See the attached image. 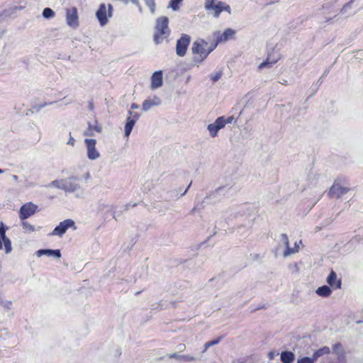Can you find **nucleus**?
Returning a JSON list of instances; mask_svg holds the SVG:
<instances>
[{"mask_svg":"<svg viewBox=\"0 0 363 363\" xmlns=\"http://www.w3.org/2000/svg\"><path fill=\"white\" fill-rule=\"evenodd\" d=\"M274 353H273L272 352H270L269 353V359H272L274 358Z\"/></svg>","mask_w":363,"mask_h":363,"instance_id":"obj_49","label":"nucleus"},{"mask_svg":"<svg viewBox=\"0 0 363 363\" xmlns=\"http://www.w3.org/2000/svg\"><path fill=\"white\" fill-rule=\"evenodd\" d=\"M70 228H73L74 230L77 229L75 222L70 218L64 220L53 229V230L50 233V235L59 236L60 238H62Z\"/></svg>","mask_w":363,"mask_h":363,"instance_id":"obj_6","label":"nucleus"},{"mask_svg":"<svg viewBox=\"0 0 363 363\" xmlns=\"http://www.w3.org/2000/svg\"><path fill=\"white\" fill-rule=\"evenodd\" d=\"M195 211H196V208H192V209H191V212H190V213H191V214H193V213L195 212Z\"/></svg>","mask_w":363,"mask_h":363,"instance_id":"obj_60","label":"nucleus"},{"mask_svg":"<svg viewBox=\"0 0 363 363\" xmlns=\"http://www.w3.org/2000/svg\"><path fill=\"white\" fill-rule=\"evenodd\" d=\"M161 99L154 96L152 99H147L143 103V110L144 111H149L152 107L159 106L161 104Z\"/></svg>","mask_w":363,"mask_h":363,"instance_id":"obj_19","label":"nucleus"},{"mask_svg":"<svg viewBox=\"0 0 363 363\" xmlns=\"http://www.w3.org/2000/svg\"><path fill=\"white\" fill-rule=\"evenodd\" d=\"M22 227L28 233H32L35 230V227L26 221L22 222Z\"/></svg>","mask_w":363,"mask_h":363,"instance_id":"obj_33","label":"nucleus"},{"mask_svg":"<svg viewBox=\"0 0 363 363\" xmlns=\"http://www.w3.org/2000/svg\"><path fill=\"white\" fill-rule=\"evenodd\" d=\"M315 292L320 296L328 297L332 294V290L330 289V286L324 285V286L318 287L316 289Z\"/></svg>","mask_w":363,"mask_h":363,"instance_id":"obj_23","label":"nucleus"},{"mask_svg":"<svg viewBox=\"0 0 363 363\" xmlns=\"http://www.w3.org/2000/svg\"><path fill=\"white\" fill-rule=\"evenodd\" d=\"M169 28V18L167 16H160L156 20L155 27L154 41L156 44H160L170 35Z\"/></svg>","mask_w":363,"mask_h":363,"instance_id":"obj_2","label":"nucleus"},{"mask_svg":"<svg viewBox=\"0 0 363 363\" xmlns=\"http://www.w3.org/2000/svg\"><path fill=\"white\" fill-rule=\"evenodd\" d=\"M145 5L149 8L151 13L154 14L156 10L155 0H143Z\"/></svg>","mask_w":363,"mask_h":363,"instance_id":"obj_28","label":"nucleus"},{"mask_svg":"<svg viewBox=\"0 0 363 363\" xmlns=\"http://www.w3.org/2000/svg\"><path fill=\"white\" fill-rule=\"evenodd\" d=\"M38 206L32 202H28L20 208L19 210V218L21 220H24L29 217L32 216L38 211Z\"/></svg>","mask_w":363,"mask_h":363,"instance_id":"obj_8","label":"nucleus"},{"mask_svg":"<svg viewBox=\"0 0 363 363\" xmlns=\"http://www.w3.org/2000/svg\"><path fill=\"white\" fill-rule=\"evenodd\" d=\"M139 108V106L136 104H132L130 105V110L132 111L133 109H137Z\"/></svg>","mask_w":363,"mask_h":363,"instance_id":"obj_46","label":"nucleus"},{"mask_svg":"<svg viewBox=\"0 0 363 363\" xmlns=\"http://www.w3.org/2000/svg\"><path fill=\"white\" fill-rule=\"evenodd\" d=\"M64 179H56V180H54L52 182H51L48 185V186H52V187H55L58 189H61L62 190V187L64 186Z\"/></svg>","mask_w":363,"mask_h":363,"instance_id":"obj_27","label":"nucleus"},{"mask_svg":"<svg viewBox=\"0 0 363 363\" xmlns=\"http://www.w3.org/2000/svg\"><path fill=\"white\" fill-rule=\"evenodd\" d=\"M280 359L282 363H292L295 359V354L290 351H284L281 353Z\"/></svg>","mask_w":363,"mask_h":363,"instance_id":"obj_22","label":"nucleus"},{"mask_svg":"<svg viewBox=\"0 0 363 363\" xmlns=\"http://www.w3.org/2000/svg\"><path fill=\"white\" fill-rule=\"evenodd\" d=\"M354 0H351L350 2L347 3L344 5V6L340 10V13L342 14H345L347 13V11L352 8V4Z\"/></svg>","mask_w":363,"mask_h":363,"instance_id":"obj_39","label":"nucleus"},{"mask_svg":"<svg viewBox=\"0 0 363 363\" xmlns=\"http://www.w3.org/2000/svg\"><path fill=\"white\" fill-rule=\"evenodd\" d=\"M184 347H185V345H179V349L180 350H183Z\"/></svg>","mask_w":363,"mask_h":363,"instance_id":"obj_54","label":"nucleus"},{"mask_svg":"<svg viewBox=\"0 0 363 363\" xmlns=\"http://www.w3.org/2000/svg\"><path fill=\"white\" fill-rule=\"evenodd\" d=\"M94 130L101 133V128L97 124L92 125L90 123H88V128L84 131V135L86 136H93Z\"/></svg>","mask_w":363,"mask_h":363,"instance_id":"obj_25","label":"nucleus"},{"mask_svg":"<svg viewBox=\"0 0 363 363\" xmlns=\"http://www.w3.org/2000/svg\"><path fill=\"white\" fill-rule=\"evenodd\" d=\"M218 118L220 120H222L223 127H225L226 124L231 123L235 121V118L233 116L228 117L220 116Z\"/></svg>","mask_w":363,"mask_h":363,"instance_id":"obj_34","label":"nucleus"},{"mask_svg":"<svg viewBox=\"0 0 363 363\" xmlns=\"http://www.w3.org/2000/svg\"><path fill=\"white\" fill-rule=\"evenodd\" d=\"M135 5L138 8V10H139L140 12L143 11V9H142L141 5H140L139 1H138V4H135Z\"/></svg>","mask_w":363,"mask_h":363,"instance_id":"obj_47","label":"nucleus"},{"mask_svg":"<svg viewBox=\"0 0 363 363\" xmlns=\"http://www.w3.org/2000/svg\"><path fill=\"white\" fill-rule=\"evenodd\" d=\"M130 206V204L126 205V208H128Z\"/></svg>","mask_w":363,"mask_h":363,"instance_id":"obj_64","label":"nucleus"},{"mask_svg":"<svg viewBox=\"0 0 363 363\" xmlns=\"http://www.w3.org/2000/svg\"><path fill=\"white\" fill-rule=\"evenodd\" d=\"M4 172V170L2 169H0V174H3Z\"/></svg>","mask_w":363,"mask_h":363,"instance_id":"obj_61","label":"nucleus"},{"mask_svg":"<svg viewBox=\"0 0 363 363\" xmlns=\"http://www.w3.org/2000/svg\"><path fill=\"white\" fill-rule=\"evenodd\" d=\"M217 43L209 44L203 39L195 40L191 47L194 55L193 61L196 63H201L208 55L216 48Z\"/></svg>","mask_w":363,"mask_h":363,"instance_id":"obj_1","label":"nucleus"},{"mask_svg":"<svg viewBox=\"0 0 363 363\" xmlns=\"http://www.w3.org/2000/svg\"><path fill=\"white\" fill-rule=\"evenodd\" d=\"M135 124V122H133V121H130V119H128L127 118V121H126V123L125 125V136L126 138H128L130 135Z\"/></svg>","mask_w":363,"mask_h":363,"instance_id":"obj_26","label":"nucleus"},{"mask_svg":"<svg viewBox=\"0 0 363 363\" xmlns=\"http://www.w3.org/2000/svg\"><path fill=\"white\" fill-rule=\"evenodd\" d=\"M8 229L7 226L3 222H0V250L2 249V241L5 247V252L6 254L12 250L11 242L6 235V231Z\"/></svg>","mask_w":363,"mask_h":363,"instance_id":"obj_11","label":"nucleus"},{"mask_svg":"<svg viewBox=\"0 0 363 363\" xmlns=\"http://www.w3.org/2000/svg\"><path fill=\"white\" fill-rule=\"evenodd\" d=\"M62 190L66 193H73L76 197L82 198L84 190L80 185V179L77 176H71L64 179Z\"/></svg>","mask_w":363,"mask_h":363,"instance_id":"obj_3","label":"nucleus"},{"mask_svg":"<svg viewBox=\"0 0 363 363\" xmlns=\"http://www.w3.org/2000/svg\"><path fill=\"white\" fill-rule=\"evenodd\" d=\"M179 356L177 353H172L169 354V358H175L180 360Z\"/></svg>","mask_w":363,"mask_h":363,"instance_id":"obj_45","label":"nucleus"},{"mask_svg":"<svg viewBox=\"0 0 363 363\" xmlns=\"http://www.w3.org/2000/svg\"><path fill=\"white\" fill-rule=\"evenodd\" d=\"M180 360H184L185 362H191L195 360V357L191 355H182L179 356Z\"/></svg>","mask_w":363,"mask_h":363,"instance_id":"obj_42","label":"nucleus"},{"mask_svg":"<svg viewBox=\"0 0 363 363\" xmlns=\"http://www.w3.org/2000/svg\"><path fill=\"white\" fill-rule=\"evenodd\" d=\"M330 348L328 347L325 346L315 351L312 357L314 359V360L316 361L318 357L325 354H328L330 353Z\"/></svg>","mask_w":363,"mask_h":363,"instance_id":"obj_24","label":"nucleus"},{"mask_svg":"<svg viewBox=\"0 0 363 363\" xmlns=\"http://www.w3.org/2000/svg\"><path fill=\"white\" fill-rule=\"evenodd\" d=\"M323 83V77H321L317 82L318 84H321Z\"/></svg>","mask_w":363,"mask_h":363,"instance_id":"obj_52","label":"nucleus"},{"mask_svg":"<svg viewBox=\"0 0 363 363\" xmlns=\"http://www.w3.org/2000/svg\"><path fill=\"white\" fill-rule=\"evenodd\" d=\"M333 352L338 355H342L343 354L342 346L340 343H336L333 345Z\"/></svg>","mask_w":363,"mask_h":363,"instance_id":"obj_36","label":"nucleus"},{"mask_svg":"<svg viewBox=\"0 0 363 363\" xmlns=\"http://www.w3.org/2000/svg\"><path fill=\"white\" fill-rule=\"evenodd\" d=\"M221 339L222 337H219L217 339L206 342L204 345V350L203 352H206L210 347L218 344L220 342Z\"/></svg>","mask_w":363,"mask_h":363,"instance_id":"obj_30","label":"nucleus"},{"mask_svg":"<svg viewBox=\"0 0 363 363\" xmlns=\"http://www.w3.org/2000/svg\"><path fill=\"white\" fill-rule=\"evenodd\" d=\"M205 9L214 17L218 18L223 11L230 12V7L217 0H206Z\"/></svg>","mask_w":363,"mask_h":363,"instance_id":"obj_4","label":"nucleus"},{"mask_svg":"<svg viewBox=\"0 0 363 363\" xmlns=\"http://www.w3.org/2000/svg\"><path fill=\"white\" fill-rule=\"evenodd\" d=\"M84 143L87 148V157L89 160H94L100 157L99 152L96 148L95 139H85Z\"/></svg>","mask_w":363,"mask_h":363,"instance_id":"obj_12","label":"nucleus"},{"mask_svg":"<svg viewBox=\"0 0 363 363\" xmlns=\"http://www.w3.org/2000/svg\"><path fill=\"white\" fill-rule=\"evenodd\" d=\"M96 211L97 214H104V217L106 218L107 217V214L108 213L113 215V217L115 214L112 206L101 201L97 203Z\"/></svg>","mask_w":363,"mask_h":363,"instance_id":"obj_14","label":"nucleus"},{"mask_svg":"<svg viewBox=\"0 0 363 363\" xmlns=\"http://www.w3.org/2000/svg\"><path fill=\"white\" fill-rule=\"evenodd\" d=\"M191 183L189 184V185L186 187V189H185V191L181 194V196H184L186 194L187 191L189 190L190 186H191Z\"/></svg>","mask_w":363,"mask_h":363,"instance_id":"obj_48","label":"nucleus"},{"mask_svg":"<svg viewBox=\"0 0 363 363\" xmlns=\"http://www.w3.org/2000/svg\"><path fill=\"white\" fill-rule=\"evenodd\" d=\"M281 242L285 247H288V245H289V241L286 234L282 233L281 235Z\"/></svg>","mask_w":363,"mask_h":363,"instance_id":"obj_41","label":"nucleus"},{"mask_svg":"<svg viewBox=\"0 0 363 363\" xmlns=\"http://www.w3.org/2000/svg\"><path fill=\"white\" fill-rule=\"evenodd\" d=\"M67 144L71 145V146H74V144H75V140L74 138L71 135V133H69V140L67 142Z\"/></svg>","mask_w":363,"mask_h":363,"instance_id":"obj_44","label":"nucleus"},{"mask_svg":"<svg viewBox=\"0 0 363 363\" xmlns=\"http://www.w3.org/2000/svg\"><path fill=\"white\" fill-rule=\"evenodd\" d=\"M281 57V55L278 50L273 49L271 52H268L267 59L259 65V69H262L264 67H271L277 63Z\"/></svg>","mask_w":363,"mask_h":363,"instance_id":"obj_10","label":"nucleus"},{"mask_svg":"<svg viewBox=\"0 0 363 363\" xmlns=\"http://www.w3.org/2000/svg\"><path fill=\"white\" fill-rule=\"evenodd\" d=\"M43 16L45 18H52L55 16V12L50 8H45L43 11Z\"/></svg>","mask_w":363,"mask_h":363,"instance_id":"obj_31","label":"nucleus"},{"mask_svg":"<svg viewBox=\"0 0 363 363\" xmlns=\"http://www.w3.org/2000/svg\"><path fill=\"white\" fill-rule=\"evenodd\" d=\"M191 42V37L187 34H182L177 41L176 53L179 57H184Z\"/></svg>","mask_w":363,"mask_h":363,"instance_id":"obj_7","label":"nucleus"},{"mask_svg":"<svg viewBox=\"0 0 363 363\" xmlns=\"http://www.w3.org/2000/svg\"><path fill=\"white\" fill-rule=\"evenodd\" d=\"M235 34V30L231 28H227L224 30V32L217 37L216 43L217 45L219 43L224 42L228 40Z\"/></svg>","mask_w":363,"mask_h":363,"instance_id":"obj_21","label":"nucleus"},{"mask_svg":"<svg viewBox=\"0 0 363 363\" xmlns=\"http://www.w3.org/2000/svg\"><path fill=\"white\" fill-rule=\"evenodd\" d=\"M53 102L44 103V104H35L33 106V109L35 111H40L43 108L45 107L48 105L52 104Z\"/></svg>","mask_w":363,"mask_h":363,"instance_id":"obj_40","label":"nucleus"},{"mask_svg":"<svg viewBox=\"0 0 363 363\" xmlns=\"http://www.w3.org/2000/svg\"><path fill=\"white\" fill-rule=\"evenodd\" d=\"M89 108H90V109H93V108H94V105H93V104H92V103H89Z\"/></svg>","mask_w":363,"mask_h":363,"instance_id":"obj_58","label":"nucleus"},{"mask_svg":"<svg viewBox=\"0 0 363 363\" xmlns=\"http://www.w3.org/2000/svg\"><path fill=\"white\" fill-rule=\"evenodd\" d=\"M163 78L162 71H156L151 77V89H156L162 86Z\"/></svg>","mask_w":363,"mask_h":363,"instance_id":"obj_17","label":"nucleus"},{"mask_svg":"<svg viewBox=\"0 0 363 363\" xmlns=\"http://www.w3.org/2000/svg\"><path fill=\"white\" fill-rule=\"evenodd\" d=\"M66 23L72 28L75 29L79 27L78 11L76 7H72L66 10Z\"/></svg>","mask_w":363,"mask_h":363,"instance_id":"obj_9","label":"nucleus"},{"mask_svg":"<svg viewBox=\"0 0 363 363\" xmlns=\"http://www.w3.org/2000/svg\"><path fill=\"white\" fill-rule=\"evenodd\" d=\"M223 121L217 118L214 123L208 125L207 129L211 137L215 138L217 136L218 131L223 128Z\"/></svg>","mask_w":363,"mask_h":363,"instance_id":"obj_16","label":"nucleus"},{"mask_svg":"<svg viewBox=\"0 0 363 363\" xmlns=\"http://www.w3.org/2000/svg\"><path fill=\"white\" fill-rule=\"evenodd\" d=\"M1 304L6 308L10 309L12 306V301H1Z\"/></svg>","mask_w":363,"mask_h":363,"instance_id":"obj_43","label":"nucleus"},{"mask_svg":"<svg viewBox=\"0 0 363 363\" xmlns=\"http://www.w3.org/2000/svg\"><path fill=\"white\" fill-rule=\"evenodd\" d=\"M332 19H333V18H325V19L324 22H325V23H328V22H330V20H332Z\"/></svg>","mask_w":363,"mask_h":363,"instance_id":"obj_53","label":"nucleus"},{"mask_svg":"<svg viewBox=\"0 0 363 363\" xmlns=\"http://www.w3.org/2000/svg\"><path fill=\"white\" fill-rule=\"evenodd\" d=\"M329 73V69H326L325 70L324 73L322 75V77L323 78L324 77H325Z\"/></svg>","mask_w":363,"mask_h":363,"instance_id":"obj_51","label":"nucleus"},{"mask_svg":"<svg viewBox=\"0 0 363 363\" xmlns=\"http://www.w3.org/2000/svg\"><path fill=\"white\" fill-rule=\"evenodd\" d=\"M113 7L111 4L107 6L105 4H101L96 12V17L101 27L105 26L108 23V18L113 16Z\"/></svg>","mask_w":363,"mask_h":363,"instance_id":"obj_5","label":"nucleus"},{"mask_svg":"<svg viewBox=\"0 0 363 363\" xmlns=\"http://www.w3.org/2000/svg\"><path fill=\"white\" fill-rule=\"evenodd\" d=\"M35 255L38 257H40L43 255L48 257H52L54 258L59 259L61 257V252L60 250H52V249H40L35 252Z\"/></svg>","mask_w":363,"mask_h":363,"instance_id":"obj_15","label":"nucleus"},{"mask_svg":"<svg viewBox=\"0 0 363 363\" xmlns=\"http://www.w3.org/2000/svg\"><path fill=\"white\" fill-rule=\"evenodd\" d=\"M136 205H137L136 203H134V204L132 205V206L135 207V206H136Z\"/></svg>","mask_w":363,"mask_h":363,"instance_id":"obj_62","label":"nucleus"},{"mask_svg":"<svg viewBox=\"0 0 363 363\" xmlns=\"http://www.w3.org/2000/svg\"><path fill=\"white\" fill-rule=\"evenodd\" d=\"M280 83L282 84L286 85L287 84V81L286 80H283V82H280Z\"/></svg>","mask_w":363,"mask_h":363,"instance_id":"obj_57","label":"nucleus"},{"mask_svg":"<svg viewBox=\"0 0 363 363\" xmlns=\"http://www.w3.org/2000/svg\"><path fill=\"white\" fill-rule=\"evenodd\" d=\"M320 229H321V228H320V227H318V226H316V227L315 228V232H318V231H319Z\"/></svg>","mask_w":363,"mask_h":363,"instance_id":"obj_55","label":"nucleus"},{"mask_svg":"<svg viewBox=\"0 0 363 363\" xmlns=\"http://www.w3.org/2000/svg\"><path fill=\"white\" fill-rule=\"evenodd\" d=\"M298 252V249L297 248H291L290 247L289 245H288V247H286V250L284 252V257H288L289 255H291L292 254H295L296 252Z\"/></svg>","mask_w":363,"mask_h":363,"instance_id":"obj_35","label":"nucleus"},{"mask_svg":"<svg viewBox=\"0 0 363 363\" xmlns=\"http://www.w3.org/2000/svg\"><path fill=\"white\" fill-rule=\"evenodd\" d=\"M184 0H170L169 3V8H171L173 11H177L179 9V4Z\"/></svg>","mask_w":363,"mask_h":363,"instance_id":"obj_29","label":"nucleus"},{"mask_svg":"<svg viewBox=\"0 0 363 363\" xmlns=\"http://www.w3.org/2000/svg\"><path fill=\"white\" fill-rule=\"evenodd\" d=\"M314 362H315V360L313 358V357H304L299 358L297 360V363H314Z\"/></svg>","mask_w":363,"mask_h":363,"instance_id":"obj_38","label":"nucleus"},{"mask_svg":"<svg viewBox=\"0 0 363 363\" xmlns=\"http://www.w3.org/2000/svg\"><path fill=\"white\" fill-rule=\"evenodd\" d=\"M237 191L236 189L233 188V185L227 184L225 186H220L218 188L214 194L218 195H232L235 193Z\"/></svg>","mask_w":363,"mask_h":363,"instance_id":"obj_20","label":"nucleus"},{"mask_svg":"<svg viewBox=\"0 0 363 363\" xmlns=\"http://www.w3.org/2000/svg\"><path fill=\"white\" fill-rule=\"evenodd\" d=\"M349 191V188L342 186L340 182L336 180L330 187L329 194L331 196L340 198V196L346 194Z\"/></svg>","mask_w":363,"mask_h":363,"instance_id":"obj_13","label":"nucleus"},{"mask_svg":"<svg viewBox=\"0 0 363 363\" xmlns=\"http://www.w3.org/2000/svg\"><path fill=\"white\" fill-rule=\"evenodd\" d=\"M12 178H13V179L15 182H18V177L17 175L13 174V175L12 176Z\"/></svg>","mask_w":363,"mask_h":363,"instance_id":"obj_50","label":"nucleus"},{"mask_svg":"<svg viewBox=\"0 0 363 363\" xmlns=\"http://www.w3.org/2000/svg\"><path fill=\"white\" fill-rule=\"evenodd\" d=\"M223 75V72L222 71H219V72H217L215 74H211L210 75V79L213 82H216L217 81H218L221 77Z\"/></svg>","mask_w":363,"mask_h":363,"instance_id":"obj_37","label":"nucleus"},{"mask_svg":"<svg viewBox=\"0 0 363 363\" xmlns=\"http://www.w3.org/2000/svg\"><path fill=\"white\" fill-rule=\"evenodd\" d=\"M128 114H129V116H128V118L130 119V121H133L135 123H136V121L140 118V114L138 113L133 112L131 110L128 111Z\"/></svg>","mask_w":363,"mask_h":363,"instance_id":"obj_32","label":"nucleus"},{"mask_svg":"<svg viewBox=\"0 0 363 363\" xmlns=\"http://www.w3.org/2000/svg\"><path fill=\"white\" fill-rule=\"evenodd\" d=\"M4 31L3 30H0V39L1 38L2 35H4Z\"/></svg>","mask_w":363,"mask_h":363,"instance_id":"obj_56","label":"nucleus"},{"mask_svg":"<svg viewBox=\"0 0 363 363\" xmlns=\"http://www.w3.org/2000/svg\"><path fill=\"white\" fill-rule=\"evenodd\" d=\"M140 292V291H138L135 293V295H138Z\"/></svg>","mask_w":363,"mask_h":363,"instance_id":"obj_63","label":"nucleus"},{"mask_svg":"<svg viewBox=\"0 0 363 363\" xmlns=\"http://www.w3.org/2000/svg\"><path fill=\"white\" fill-rule=\"evenodd\" d=\"M327 283L328 285L335 289H338L341 288L342 282L340 279H337V274L334 271H331L327 278Z\"/></svg>","mask_w":363,"mask_h":363,"instance_id":"obj_18","label":"nucleus"},{"mask_svg":"<svg viewBox=\"0 0 363 363\" xmlns=\"http://www.w3.org/2000/svg\"><path fill=\"white\" fill-rule=\"evenodd\" d=\"M294 248H297L298 250V245L297 242H295V245H294Z\"/></svg>","mask_w":363,"mask_h":363,"instance_id":"obj_59","label":"nucleus"}]
</instances>
